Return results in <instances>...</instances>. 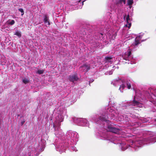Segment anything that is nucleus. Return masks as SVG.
<instances>
[{
	"instance_id": "nucleus-1",
	"label": "nucleus",
	"mask_w": 156,
	"mask_h": 156,
	"mask_svg": "<svg viewBox=\"0 0 156 156\" xmlns=\"http://www.w3.org/2000/svg\"><path fill=\"white\" fill-rule=\"evenodd\" d=\"M98 116L95 115L92 116L91 118L92 120L95 121L97 123H99L98 121L100 120L104 122V125H107L106 127V130L102 129L99 130L97 133L98 137L101 139L109 140L115 144H119V147L122 151L125 150L129 147H131L134 149L135 151L137 150V148L140 147L144 144H153L156 142V135L152 133L151 136L148 137H145L141 139H137L135 142L131 140L128 141L127 143H125L126 140L124 136L119 135L115 136L112 135V133L115 134H120L122 133L121 130L114 127H112L110 125V122L108 119V116L102 115L97 119Z\"/></svg>"
},
{
	"instance_id": "nucleus-2",
	"label": "nucleus",
	"mask_w": 156,
	"mask_h": 156,
	"mask_svg": "<svg viewBox=\"0 0 156 156\" xmlns=\"http://www.w3.org/2000/svg\"><path fill=\"white\" fill-rule=\"evenodd\" d=\"M55 112H56V113L54 115V121H53V127L54 129L55 136L61 139V137L64 134L60 129V123L63 121V116L66 114V111L64 108L60 107L56 110H55Z\"/></svg>"
},
{
	"instance_id": "nucleus-3",
	"label": "nucleus",
	"mask_w": 156,
	"mask_h": 156,
	"mask_svg": "<svg viewBox=\"0 0 156 156\" xmlns=\"http://www.w3.org/2000/svg\"><path fill=\"white\" fill-rule=\"evenodd\" d=\"M136 95L134 97L133 100L132 101L126 102L125 103L126 105L123 106V107L125 108L128 107L132 108H135L134 107L139 108L142 107L143 106V103L146 101V98L143 97L141 92L139 90H136L135 92Z\"/></svg>"
},
{
	"instance_id": "nucleus-4",
	"label": "nucleus",
	"mask_w": 156,
	"mask_h": 156,
	"mask_svg": "<svg viewBox=\"0 0 156 156\" xmlns=\"http://www.w3.org/2000/svg\"><path fill=\"white\" fill-rule=\"evenodd\" d=\"M107 115L108 114L109 116L111 119H118L119 121H122L124 120V117L122 115L120 116L118 110L115 109V108L113 106L111 107L109 105L107 111Z\"/></svg>"
},
{
	"instance_id": "nucleus-5",
	"label": "nucleus",
	"mask_w": 156,
	"mask_h": 156,
	"mask_svg": "<svg viewBox=\"0 0 156 156\" xmlns=\"http://www.w3.org/2000/svg\"><path fill=\"white\" fill-rule=\"evenodd\" d=\"M45 141L42 140L40 143L37 145L35 144L34 148H29L28 150V155L30 156H33L35 155L36 156L37 154V153L39 152H41L44 150L45 147Z\"/></svg>"
},
{
	"instance_id": "nucleus-6",
	"label": "nucleus",
	"mask_w": 156,
	"mask_h": 156,
	"mask_svg": "<svg viewBox=\"0 0 156 156\" xmlns=\"http://www.w3.org/2000/svg\"><path fill=\"white\" fill-rule=\"evenodd\" d=\"M121 83H122V84L120 85L119 90L121 92H122L123 90L125 87L126 85L127 86L128 89H130L131 87V85L133 84V82L132 80H126V83H124L122 80L119 79L118 80L116 79L113 80L111 84L114 86H116Z\"/></svg>"
},
{
	"instance_id": "nucleus-7",
	"label": "nucleus",
	"mask_w": 156,
	"mask_h": 156,
	"mask_svg": "<svg viewBox=\"0 0 156 156\" xmlns=\"http://www.w3.org/2000/svg\"><path fill=\"white\" fill-rule=\"evenodd\" d=\"M66 135L69 138L71 139L72 142L71 144L73 145L76 144L79 138V135L77 133L71 130H69L66 133Z\"/></svg>"
},
{
	"instance_id": "nucleus-8",
	"label": "nucleus",
	"mask_w": 156,
	"mask_h": 156,
	"mask_svg": "<svg viewBox=\"0 0 156 156\" xmlns=\"http://www.w3.org/2000/svg\"><path fill=\"white\" fill-rule=\"evenodd\" d=\"M131 49H129V51L126 52L122 55V57L124 59L128 62H128V63H130L131 64H135L136 63L135 60L133 58L132 55L131 54L132 50Z\"/></svg>"
},
{
	"instance_id": "nucleus-9",
	"label": "nucleus",
	"mask_w": 156,
	"mask_h": 156,
	"mask_svg": "<svg viewBox=\"0 0 156 156\" xmlns=\"http://www.w3.org/2000/svg\"><path fill=\"white\" fill-rule=\"evenodd\" d=\"M145 96L150 99L151 102L153 101L151 99H152L153 101L156 100V89H151L149 90L148 91L146 92Z\"/></svg>"
},
{
	"instance_id": "nucleus-10",
	"label": "nucleus",
	"mask_w": 156,
	"mask_h": 156,
	"mask_svg": "<svg viewBox=\"0 0 156 156\" xmlns=\"http://www.w3.org/2000/svg\"><path fill=\"white\" fill-rule=\"evenodd\" d=\"M74 122L79 126H88L89 123L85 119L77 118L74 120Z\"/></svg>"
},
{
	"instance_id": "nucleus-11",
	"label": "nucleus",
	"mask_w": 156,
	"mask_h": 156,
	"mask_svg": "<svg viewBox=\"0 0 156 156\" xmlns=\"http://www.w3.org/2000/svg\"><path fill=\"white\" fill-rule=\"evenodd\" d=\"M123 17L124 20L126 22V23L125 25V27H128V28H129L131 26V17L129 15H126V14L124 15Z\"/></svg>"
},
{
	"instance_id": "nucleus-12",
	"label": "nucleus",
	"mask_w": 156,
	"mask_h": 156,
	"mask_svg": "<svg viewBox=\"0 0 156 156\" xmlns=\"http://www.w3.org/2000/svg\"><path fill=\"white\" fill-rule=\"evenodd\" d=\"M139 119L142 123L148 122L155 124L156 123V119H152V118L150 117L146 118L140 117Z\"/></svg>"
},
{
	"instance_id": "nucleus-13",
	"label": "nucleus",
	"mask_w": 156,
	"mask_h": 156,
	"mask_svg": "<svg viewBox=\"0 0 156 156\" xmlns=\"http://www.w3.org/2000/svg\"><path fill=\"white\" fill-rule=\"evenodd\" d=\"M55 147L56 151H59L60 153L64 152L65 151L66 147L63 146V143H57L55 144Z\"/></svg>"
},
{
	"instance_id": "nucleus-14",
	"label": "nucleus",
	"mask_w": 156,
	"mask_h": 156,
	"mask_svg": "<svg viewBox=\"0 0 156 156\" xmlns=\"http://www.w3.org/2000/svg\"><path fill=\"white\" fill-rule=\"evenodd\" d=\"M142 36V34H139L136 37L134 42L133 43L131 46V48H135L140 43V41Z\"/></svg>"
},
{
	"instance_id": "nucleus-15",
	"label": "nucleus",
	"mask_w": 156,
	"mask_h": 156,
	"mask_svg": "<svg viewBox=\"0 0 156 156\" xmlns=\"http://www.w3.org/2000/svg\"><path fill=\"white\" fill-rule=\"evenodd\" d=\"M114 59V58L112 56L106 57L105 60V65H110L112 63Z\"/></svg>"
},
{
	"instance_id": "nucleus-16",
	"label": "nucleus",
	"mask_w": 156,
	"mask_h": 156,
	"mask_svg": "<svg viewBox=\"0 0 156 156\" xmlns=\"http://www.w3.org/2000/svg\"><path fill=\"white\" fill-rule=\"evenodd\" d=\"M126 0H115L114 2L115 5L119 7H121L126 3Z\"/></svg>"
},
{
	"instance_id": "nucleus-17",
	"label": "nucleus",
	"mask_w": 156,
	"mask_h": 156,
	"mask_svg": "<svg viewBox=\"0 0 156 156\" xmlns=\"http://www.w3.org/2000/svg\"><path fill=\"white\" fill-rule=\"evenodd\" d=\"M69 80L71 81L74 82L78 80L76 74L70 75L69 76Z\"/></svg>"
},
{
	"instance_id": "nucleus-18",
	"label": "nucleus",
	"mask_w": 156,
	"mask_h": 156,
	"mask_svg": "<svg viewBox=\"0 0 156 156\" xmlns=\"http://www.w3.org/2000/svg\"><path fill=\"white\" fill-rule=\"evenodd\" d=\"M90 66L88 65H84L83 66L80 67L81 70H83L84 71L87 72L89 69Z\"/></svg>"
},
{
	"instance_id": "nucleus-19",
	"label": "nucleus",
	"mask_w": 156,
	"mask_h": 156,
	"mask_svg": "<svg viewBox=\"0 0 156 156\" xmlns=\"http://www.w3.org/2000/svg\"><path fill=\"white\" fill-rule=\"evenodd\" d=\"M44 23L47 26L49 25H50V23L49 21L48 17L47 16H45L44 17Z\"/></svg>"
},
{
	"instance_id": "nucleus-20",
	"label": "nucleus",
	"mask_w": 156,
	"mask_h": 156,
	"mask_svg": "<svg viewBox=\"0 0 156 156\" xmlns=\"http://www.w3.org/2000/svg\"><path fill=\"white\" fill-rule=\"evenodd\" d=\"M118 30L117 29V31L116 32H115L114 33H113L112 34V35H111V34H107L106 36H107L108 34V35L109 36V34H110V37H109V38H110L111 39H112L114 40L115 38V37L116 36L117 32V31Z\"/></svg>"
},
{
	"instance_id": "nucleus-21",
	"label": "nucleus",
	"mask_w": 156,
	"mask_h": 156,
	"mask_svg": "<svg viewBox=\"0 0 156 156\" xmlns=\"http://www.w3.org/2000/svg\"><path fill=\"white\" fill-rule=\"evenodd\" d=\"M130 126L134 127H137L141 126V124L137 122H132L130 124Z\"/></svg>"
},
{
	"instance_id": "nucleus-22",
	"label": "nucleus",
	"mask_w": 156,
	"mask_h": 156,
	"mask_svg": "<svg viewBox=\"0 0 156 156\" xmlns=\"http://www.w3.org/2000/svg\"><path fill=\"white\" fill-rule=\"evenodd\" d=\"M15 23V21L12 20H8L6 23L7 25H13Z\"/></svg>"
},
{
	"instance_id": "nucleus-23",
	"label": "nucleus",
	"mask_w": 156,
	"mask_h": 156,
	"mask_svg": "<svg viewBox=\"0 0 156 156\" xmlns=\"http://www.w3.org/2000/svg\"><path fill=\"white\" fill-rule=\"evenodd\" d=\"M154 104V106H152L150 110V111L153 112H155L156 111V104Z\"/></svg>"
},
{
	"instance_id": "nucleus-24",
	"label": "nucleus",
	"mask_w": 156,
	"mask_h": 156,
	"mask_svg": "<svg viewBox=\"0 0 156 156\" xmlns=\"http://www.w3.org/2000/svg\"><path fill=\"white\" fill-rule=\"evenodd\" d=\"M14 34L16 35L19 37H20L21 36V32L18 31H16Z\"/></svg>"
},
{
	"instance_id": "nucleus-25",
	"label": "nucleus",
	"mask_w": 156,
	"mask_h": 156,
	"mask_svg": "<svg viewBox=\"0 0 156 156\" xmlns=\"http://www.w3.org/2000/svg\"><path fill=\"white\" fill-rule=\"evenodd\" d=\"M69 149L71 151H74L75 152H76L77 151L76 148L74 146H71L70 147Z\"/></svg>"
},
{
	"instance_id": "nucleus-26",
	"label": "nucleus",
	"mask_w": 156,
	"mask_h": 156,
	"mask_svg": "<svg viewBox=\"0 0 156 156\" xmlns=\"http://www.w3.org/2000/svg\"><path fill=\"white\" fill-rule=\"evenodd\" d=\"M133 0H127V3L128 5L131 6L133 3Z\"/></svg>"
},
{
	"instance_id": "nucleus-27",
	"label": "nucleus",
	"mask_w": 156,
	"mask_h": 156,
	"mask_svg": "<svg viewBox=\"0 0 156 156\" xmlns=\"http://www.w3.org/2000/svg\"><path fill=\"white\" fill-rule=\"evenodd\" d=\"M113 70L112 69L110 71H108L106 72V73H105V74L106 75H112L113 73Z\"/></svg>"
},
{
	"instance_id": "nucleus-28",
	"label": "nucleus",
	"mask_w": 156,
	"mask_h": 156,
	"mask_svg": "<svg viewBox=\"0 0 156 156\" xmlns=\"http://www.w3.org/2000/svg\"><path fill=\"white\" fill-rule=\"evenodd\" d=\"M44 71V70L43 69H39L36 72V73L39 74H42L43 73Z\"/></svg>"
},
{
	"instance_id": "nucleus-29",
	"label": "nucleus",
	"mask_w": 156,
	"mask_h": 156,
	"mask_svg": "<svg viewBox=\"0 0 156 156\" xmlns=\"http://www.w3.org/2000/svg\"><path fill=\"white\" fill-rule=\"evenodd\" d=\"M23 82L24 83L26 84L29 82V81L27 78H24L23 79Z\"/></svg>"
},
{
	"instance_id": "nucleus-30",
	"label": "nucleus",
	"mask_w": 156,
	"mask_h": 156,
	"mask_svg": "<svg viewBox=\"0 0 156 156\" xmlns=\"http://www.w3.org/2000/svg\"><path fill=\"white\" fill-rule=\"evenodd\" d=\"M19 10L21 12V15L23 16L24 14V11L22 9L20 8L19 9Z\"/></svg>"
},
{
	"instance_id": "nucleus-31",
	"label": "nucleus",
	"mask_w": 156,
	"mask_h": 156,
	"mask_svg": "<svg viewBox=\"0 0 156 156\" xmlns=\"http://www.w3.org/2000/svg\"><path fill=\"white\" fill-rule=\"evenodd\" d=\"M80 1H81V0H80L78 1V2H76V3H77V4H76V5H81V3H80Z\"/></svg>"
},
{
	"instance_id": "nucleus-32",
	"label": "nucleus",
	"mask_w": 156,
	"mask_h": 156,
	"mask_svg": "<svg viewBox=\"0 0 156 156\" xmlns=\"http://www.w3.org/2000/svg\"><path fill=\"white\" fill-rule=\"evenodd\" d=\"M25 122V120L24 119H23V120H22V121L21 122V125H23Z\"/></svg>"
},
{
	"instance_id": "nucleus-33",
	"label": "nucleus",
	"mask_w": 156,
	"mask_h": 156,
	"mask_svg": "<svg viewBox=\"0 0 156 156\" xmlns=\"http://www.w3.org/2000/svg\"><path fill=\"white\" fill-rule=\"evenodd\" d=\"M100 34L101 36H102L103 35V34H102V33H101Z\"/></svg>"
},
{
	"instance_id": "nucleus-34",
	"label": "nucleus",
	"mask_w": 156,
	"mask_h": 156,
	"mask_svg": "<svg viewBox=\"0 0 156 156\" xmlns=\"http://www.w3.org/2000/svg\"><path fill=\"white\" fill-rule=\"evenodd\" d=\"M94 81V80H91V82H93Z\"/></svg>"
}]
</instances>
